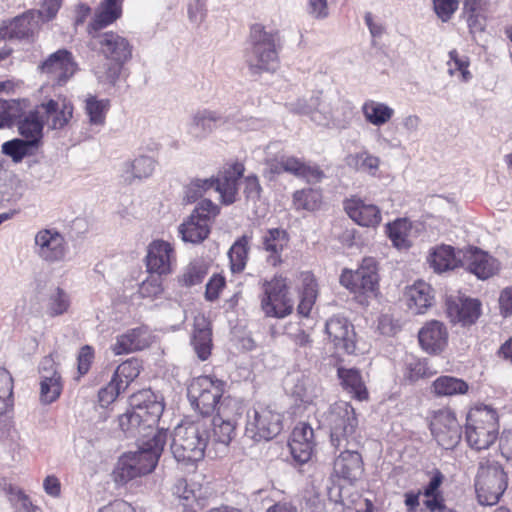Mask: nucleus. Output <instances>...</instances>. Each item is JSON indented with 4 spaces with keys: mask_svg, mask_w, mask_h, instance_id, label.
I'll use <instances>...</instances> for the list:
<instances>
[{
    "mask_svg": "<svg viewBox=\"0 0 512 512\" xmlns=\"http://www.w3.org/2000/svg\"><path fill=\"white\" fill-rule=\"evenodd\" d=\"M139 449L123 455L115 471L116 481L126 483L154 470L167 441V432L156 430L147 434Z\"/></svg>",
    "mask_w": 512,
    "mask_h": 512,
    "instance_id": "obj_1",
    "label": "nucleus"
},
{
    "mask_svg": "<svg viewBox=\"0 0 512 512\" xmlns=\"http://www.w3.org/2000/svg\"><path fill=\"white\" fill-rule=\"evenodd\" d=\"M210 437L205 420L181 423L173 431L171 452L178 462H198L204 457Z\"/></svg>",
    "mask_w": 512,
    "mask_h": 512,
    "instance_id": "obj_2",
    "label": "nucleus"
},
{
    "mask_svg": "<svg viewBox=\"0 0 512 512\" xmlns=\"http://www.w3.org/2000/svg\"><path fill=\"white\" fill-rule=\"evenodd\" d=\"M323 424L330 431V442L335 449L358 447V419L350 403L338 401L323 414Z\"/></svg>",
    "mask_w": 512,
    "mask_h": 512,
    "instance_id": "obj_3",
    "label": "nucleus"
},
{
    "mask_svg": "<svg viewBox=\"0 0 512 512\" xmlns=\"http://www.w3.org/2000/svg\"><path fill=\"white\" fill-rule=\"evenodd\" d=\"M251 48L246 53V62L253 74L275 72L279 67L277 34L266 31L259 24L250 32Z\"/></svg>",
    "mask_w": 512,
    "mask_h": 512,
    "instance_id": "obj_4",
    "label": "nucleus"
},
{
    "mask_svg": "<svg viewBox=\"0 0 512 512\" xmlns=\"http://www.w3.org/2000/svg\"><path fill=\"white\" fill-rule=\"evenodd\" d=\"M132 410L119 417V426L122 431L134 434L141 429H152L164 411L162 402L156 400L150 390L141 391L131 399Z\"/></svg>",
    "mask_w": 512,
    "mask_h": 512,
    "instance_id": "obj_5",
    "label": "nucleus"
},
{
    "mask_svg": "<svg viewBox=\"0 0 512 512\" xmlns=\"http://www.w3.org/2000/svg\"><path fill=\"white\" fill-rule=\"evenodd\" d=\"M498 429L496 411L487 406L476 407L467 415L465 438L475 450L488 449L497 439Z\"/></svg>",
    "mask_w": 512,
    "mask_h": 512,
    "instance_id": "obj_6",
    "label": "nucleus"
},
{
    "mask_svg": "<svg viewBox=\"0 0 512 512\" xmlns=\"http://www.w3.org/2000/svg\"><path fill=\"white\" fill-rule=\"evenodd\" d=\"M508 485L503 467L494 460L482 458L475 477V490L481 505H494Z\"/></svg>",
    "mask_w": 512,
    "mask_h": 512,
    "instance_id": "obj_7",
    "label": "nucleus"
},
{
    "mask_svg": "<svg viewBox=\"0 0 512 512\" xmlns=\"http://www.w3.org/2000/svg\"><path fill=\"white\" fill-rule=\"evenodd\" d=\"M226 382L212 376H200L188 387V398L191 405L203 416L217 412L224 396Z\"/></svg>",
    "mask_w": 512,
    "mask_h": 512,
    "instance_id": "obj_8",
    "label": "nucleus"
},
{
    "mask_svg": "<svg viewBox=\"0 0 512 512\" xmlns=\"http://www.w3.org/2000/svg\"><path fill=\"white\" fill-rule=\"evenodd\" d=\"M283 429V414L272 406L258 405L247 412L245 434L254 441H269Z\"/></svg>",
    "mask_w": 512,
    "mask_h": 512,
    "instance_id": "obj_9",
    "label": "nucleus"
},
{
    "mask_svg": "<svg viewBox=\"0 0 512 512\" xmlns=\"http://www.w3.org/2000/svg\"><path fill=\"white\" fill-rule=\"evenodd\" d=\"M219 214V207L211 200L198 203L188 219L179 226L182 240L197 244L205 240L210 233L211 221Z\"/></svg>",
    "mask_w": 512,
    "mask_h": 512,
    "instance_id": "obj_10",
    "label": "nucleus"
},
{
    "mask_svg": "<svg viewBox=\"0 0 512 512\" xmlns=\"http://www.w3.org/2000/svg\"><path fill=\"white\" fill-rule=\"evenodd\" d=\"M261 309L267 317L283 318L293 310V301L288 295L286 279L275 276L262 282Z\"/></svg>",
    "mask_w": 512,
    "mask_h": 512,
    "instance_id": "obj_11",
    "label": "nucleus"
},
{
    "mask_svg": "<svg viewBox=\"0 0 512 512\" xmlns=\"http://www.w3.org/2000/svg\"><path fill=\"white\" fill-rule=\"evenodd\" d=\"M241 404L232 397L222 400L216 415L213 417L209 428L213 427L212 440L227 446L235 435L237 417L240 414Z\"/></svg>",
    "mask_w": 512,
    "mask_h": 512,
    "instance_id": "obj_12",
    "label": "nucleus"
},
{
    "mask_svg": "<svg viewBox=\"0 0 512 512\" xmlns=\"http://www.w3.org/2000/svg\"><path fill=\"white\" fill-rule=\"evenodd\" d=\"M38 69L54 86H64L77 72L78 64L70 51L59 49L50 54Z\"/></svg>",
    "mask_w": 512,
    "mask_h": 512,
    "instance_id": "obj_13",
    "label": "nucleus"
},
{
    "mask_svg": "<svg viewBox=\"0 0 512 512\" xmlns=\"http://www.w3.org/2000/svg\"><path fill=\"white\" fill-rule=\"evenodd\" d=\"M377 262L372 257L362 260L360 267L352 271H344L340 276V283L353 293L370 295L378 289Z\"/></svg>",
    "mask_w": 512,
    "mask_h": 512,
    "instance_id": "obj_14",
    "label": "nucleus"
},
{
    "mask_svg": "<svg viewBox=\"0 0 512 512\" xmlns=\"http://www.w3.org/2000/svg\"><path fill=\"white\" fill-rule=\"evenodd\" d=\"M91 37L96 41L100 53L109 61L126 64L132 59L133 46L124 36L108 31L92 33Z\"/></svg>",
    "mask_w": 512,
    "mask_h": 512,
    "instance_id": "obj_15",
    "label": "nucleus"
},
{
    "mask_svg": "<svg viewBox=\"0 0 512 512\" xmlns=\"http://www.w3.org/2000/svg\"><path fill=\"white\" fill-rule=\"evenodd\" d=\"M430 429L438 444L445 449H453L461 440V426L455 414L448 409L434 413Z\"/></svg>",
    "mask_w": 512,
    "mask_h": 512,
    "instance_id": "obj_16",
    "label": "nucleus"
},
{
    "mask_svg": "<svg viewBox=\"0 0 512 512\" xmlns=\"http://www.w3.org/2000/svg\"><path fill=\"white\" fill-rule=\"evenodd\" d=\"M68 251L64 237L56 230L43 229L34 237V252L44 262L57 263L65 259Z\"/></svg>",
    "mask_w": 512,
    "mask_h": 512,
    "instance_id": "obj_17",
    "label": "nucleus"
},
{
    "mask_svg": "<svg viewBox=\"0 0 512 512\" xmlns=\"http://www.w3.org/2000/svg\"><path fill=\"white\" fill-rule=\"evenodd\" d=\"M40 13L27 11L22 15L3 22L0 26V39H31L39 28Z\"/></svg>",
    "mask_w": 512,
    "mask_h": 512,
    "instance_id": "obj_18",
    "label": "nucleus"
},
{
    "mask_svg": "<svg viewBox=\"0 0 512 512\" xmlns=\"http://www.w3.org/2000/svg\"><path fill=\"white\" fill-rule=\"evenodd\" d=\"M244 173L241 163H234L219 172L217 178H213V189L220 194L223 204H233L238 195L239 180Z\"/></svg>",
    "mask_w": 512,
    "mask_h": 512,
    "instance_id": "obj_19",
    "label": "nucleus"
},
{
    "mask_svg": "<svg viewBox=\"0 0 512 512\" xmlns=\"http://www.w3.org/2000/svg\"><path fill=\"white\" fill-rule=\"evenodd\" d=\"M43 124L51 129L63 128L72 118L73 106L65 98L50 99L42 103L38 108Z\"/></svg>",
    "mask_w": 512,
    "mask_h": 512,
    "instance_id": "obj_20",
    "label": "nucleus"
},
{
    "mask_svg": "<svg viewBox=\"0 0 512 512\" xmlns=\"http://www.w3.org/2000/svg\"><path fill=\"white\" fill-rule=\"evenodd\" d=\"M446 312L451 322L471 325L481 314V303L477 299L449 297L446 300Z\"/></svg>",
    "mask_w": 512,
    "mask_h": 512,
    "instance_id": "obj_21",
    "label": "nucleus"
},
{
    "mask_svg": "<svg viewBox=\"0 0 512 512\" xmlns=\"http://www.w3.org/2000/svg\"><path fill=\"white\" fill-rule=\"evenodd\" d=\"M357 447H342L343 451L335 459L333 471L336 476L353 483L363 474V461Z\"/></svg>",
    "mask_w": 512,
    "mask_h": 512,
    "instance_id": "obj_22",
    "label": "nucleus"
},
{
    "mask_svg": "<svg viewBox=\"0 0 512 512\" xmlns=\"http://www.w3.org/2000/svg\"><path fill=\"white\" fill-rule=\"evenodd\" d=\"M325 330L334 345L348 354L356 351L355 333L347 319L339 316L331 317L325 325Z\"/></svg>",
    "mask_w": 512,
    "mask_h": 512,
    "instance_id": "obj_23",
    "label": "nucleus"
},
{
    "mask_svg": "<svg viewBox=\"0 0 512 512\" xmlns=\"http://www.w3.org/2000/svg\"><path fill=\"white\" fill-rule=\"evenodd\" d=\"M466 270L480 280H486L498 273L500 263L496 258L478 248L470 249L465 254Z\"/></svg>",
    "mask_w": 512,
    "mask_h": 512,
    "instance_id": "obj_24",
    "label": "nucleus"
},
{
    "mask_svg": "<svg viewBox=\"0 0 512 512\" xmlns=\"http://www.w3.org/2000/svg\"><path fill=\"white\" fill-rule=\"evenodd\" d=\"M147 268L158 275L171 272L172 262L175 258L174 249L170 243L155 240L148 246Z\"/></svg>",
    "mask_w": 512,
    "mask_h": 512,
    "instance_id": "obj_25",
    "label": "nucleus"
},
{
    "mask_svg": "<svg viewBox=\"0 0 512 512\" xmlns=\"http://www.w3.org/2000/svg\"><path fill=\"white\" fill-rule=\"evenodd\" d=\"M150 343L147 327L141 326L118 335L111 350L115 355L132 353L146 348Z\"/></svg>",
    "mask_w": 512,
    "mask_h": 512,
    "instance_id": "obj_26",
    "label": "nucleus"
},
{
    "mask_svg": "<svg viewBox=\"0 0 512 512\" xmlns=\"http://www.w3.org/2000/svg\"><path fill=\"white\" fill-rule=\"evenodd\" d=\"M418 338L423 350L431 354H437L445 348L448 332L443 323L433 320L426 323L419 331Z\"/></svg>",
    "mask_w": 512,
    "mask_h": 512,
    "instance_id": "obj_27",
    "label": "nucleus"
},
{
    "mask_svg": "<svg viewBox=\"0 0 512 512\" xmlns=\"http://www.w3.org/2000/svg\"><path fill=\"white\" fill-rule=\"evenodd\" d=\"M155 160L146 155H141L133 160L121 163L119 176L125 184H132L135 180H142L150 177L155 170Z\"/></svg>",
    "mask_w": 512,
    "mask_h": 512,
    "instance_id": "obj_28",
    "label": "nucleus"
},
{
    "mask_svg": "<svg viewBox=\"0 0 512 512\" xmlns=\"http://www.w3.org/2000/svg\"><path fill=\"white\" fill-rule=\"evenodd\" d=\"M193 326L191 344L198 358L205 361L211 355L213 346L210 322L204 315H197Z\"/></svg>",
    "mask_w": 512,
    "mask_h": 512,
    "instance_id": "obj_29",
    "label": "nucleus"
},
{
    "mask_svg": "<svg viewBox=\"0 0 512 512\" xmlns=\"http://www.w3.org/2000/svg\"><path fill=\"white\" fill-rule=\"evenodd\" d=\"M122 15V0H102L88 24V33H96L113 24Z\"/></svg>",
    "mask_w": 512,
    "mask_h": 512,
    "instance_id": "obj_30",
    "label": "nucleus"
},
{
    "mask_svg": "<svg viewBox=\"0 0 512 512\" xmlns=\"http://www.w3.org/2000/svg\"><path fill=\"white\" fill-rule=\"evenodd\" d=\"M345 211L360 226L375 227L381 221L379 208L373 204H366L361 199L346 201Z\"/></svg>",
    "mask_w": 512,
    "mask_h": 512,
    "instance_id": "obj_31",
    "label": "nucleus"
},
{
    "mask_svg": "<svg viewBox=\"0 0 512 512\" xmlns=\"http://www.w3.org/2000/svg\"><path fill=\"white\" fill-rule=\"evenodd\" d=\"M288 242V233L283 229L272 228L264 232L261 247L268 254L266 260L270 265L276 266L282 262L281 255Z\"/></svg>",
    "mask_w": 512,
    "mask_h": 512,
    "instance_id": "obj_32",
    "label": "nucleus"
},
{
    "mask_svg": "<svg viewBox=\"0 0 512 512\" xmlns=\"http://www.w3.org/2000/svg\"><path fill=\"white\" fill-rule=\"evenodd\" d=\"M224 123H226V118L219 111L199 110L192 117L190 132L196 137L204 138Z\"/></svg>",
    "mask_w": 512,
    "mask_h": 512,
    "instance_id": "obj_33",
    "label": "nucleus"
},
{
    "mask_svg": "<svg viewBox=\"0 0 512 512\" xmlns=\"http://www.w3.org/2000/svg\"><path fill=\"white\" fill-rule=\"evenodd\" d=\"M405 297L412 314H424L434 300L431 286L424 281H418L408 287Z\"/></svg>",
    "mask_w": 512,
    "mask_h": 512,
    "instance_id": "obj_34",
    "label": "nucleus"
},
{
    "mask_svg": "<svg viewBox=\"0 0 512 512\" xmlns=\"http://www.w3.org/2000/svg\"><path fill=\"white\" fill-rule=\"evenodd\" d=\"M284 171L298 178H303L309 183L319 182L324 173L316 165H311L294 156H282Z\"/></svg>",
    "mask_w": 512,
    "mask_h": 512,
    "instance_id": "obj_35",
    "label": "nucleus"
},
{
    "mask_svg": "<svg viewBox=\"0 0 512 512\" xmlns=\"http://www.w3.org/2000/svg\"><path fill=\"white\" fill-rule=\"evenodd\" d=\"M361 111L366 122L375 127L385 125L395 114L394 109L388 104L375 100H366L361 107Z\"/></svg>",
    "mask_w": 512,
    "mask_h": 512,
    "instance_id": "obj_36",
    "label": "nucleus"
},
{
    "mask_svg": "<svg viewBox=\"0 0 512 512\" xmlns=\"http://www.w3.org/2000/svg\"><path fill=\"white\" fill-rule=\"evenodd\" d=\"M337 374L344 390L358 400L367 399L368 392L359 370L355 368L339 367Z\"/></svg>",
    "mask_w": 512,
    "mask_h": 512,
    "instance_id": "obj_37",
    "label": "nucleus"
},
{
    "mask_svg": "<svg viewBox=\"0 0 512 512\" xmlns=\"http://www.w3.org/2000/svg\"><path fill=\"white\" fill-rule=\"evenodd\" d=\"M432 392L438 397H452L468 392L469 385L466 381L453 376H440L432 383Z\"/></svg>",
    "mask_w": 512,
    "mask_h": 512,
    "instance_id": "obj_38",
    "label": "nucleus"
},
{
    "mask_svg": "<svg viewBox=\"0 0 512 512\" xmlns=\"http://www.w3.org/2000/svg\"><path fill=\"white\" fill-rule=\"evenodd\" d=\"M428 262L435 272L442 273L457 266L454 249L451 246L442 245L435 248L428 257Z\"/></svg>",
    "mask_w": 512,
    "mask_h": 512,
    "instance_id": "obj_39",
    "label": "nucleus"
},
{
    "mask_svg": "<svg viewBox=\"0 0 512 512\" xmlns=\"http://www.w3.org/2000/svg\"><path fill=\"white\" fill-rule=\"evenodd\" d=\"M43 120L39 116V112H31L18 123V130L24 140H35V147L38 146L42 138Z\"/></svg>",
    "mask_w": 512,
    "mask_h": 512,
    "instance_id": "obj_40",
    "label": "nucleus"
},
{
    "mask_svg": "<svg viewBox=\"0 0 512 512\" xmlns=\"http://www.w3.org/2000/svg\"><path fill=\"white\" fill-rule=\"evenodd\" d=\"M411 223L407 219H397L387 225L390 240L397 248H408L411 245Z\"/></svg>",
    "mask_w": 512,
    "mask_h": 512,
    "instance_id": "obj_41",
    "label": "nucleus"
},
{
    "mask_svg": "<svg viewBox=\"0 0 512 512\" xmlns=\"http://www.w3.org/2000/svg\"><path fill=\"white\" fill-rule=\"evenodd\" d=\"M322 203V193L319 189L306 188L293 194V205L296 210H317Z\"/></svg>",
    "mask_w": 512,
    "mask_h": 512,
    "instance_id": "obj_42",
    "label": "nucleus"
},
{
    "mask_svg": "<svg viewBox=\"0 0 512 512\" xmlns=\"http://www.w3.org/2000/svg\"><path fill=\"white\" fill-rule=\"evenodd\" d=\"M346 161L350 167L373 176L376 175L381 162L379 157L370 154L368 151L351 154Z\"/></svg>",
    "mask_w": 512,
    "mask_h": 512,
    "instance_id": "obj_43",
    "label": "nucleus"
},
{
    "mask_svg": "<svg viewBox=\"0 0 512 512\" xmlns=\"http://www.w3.org/2000/svg\"><path fill=\"white\" fill-rule=\"evenodd\" d=\"M434 374L428 367L425 359H419L414 356H409L405 360L404 379L410 383H414L422 378L430 377Z\"/></svg>",
    "mask_w": 512,
    "mask_h": 512,
    "instance_id": "obj_44",
    "label": "nucleus"
},
{
    "mask_svg": "<svg viewBox=\"0 0 512 512\" xmlns=\"http://www.w3.org/2000/svg\"><path fill=\"white\" fill-rule=\"evenodd\" d=\"M108 109L109 100L107 99L99 100L95 96L90 95L85 100V111L92 125H104Z\"/></svg>",
    "mask_w": 512,
    "mask_h": 512,
    "instance_id": "obj_45",
    "label": "nucleus"
},
{
    "mask_svg": "<svg viewBox=\"0 0 512 512\" xmlns=\"http://www.w3.org/2000/svg\"><path fill=\"white\" fill-rule=\"evenodd\" d=\"M320 392L321 388L318 387L312 379L306 376L299 377L292 388V394L301 402L307 404L313 403Z\"/></svg>",
    "mask_w": 512,
    "mask_h": 512,
    "instance_id": "obj_46",
    "label": "nucleus"
},
{
    "mask_svg": "<svg viewBox=\"0 0 512 512\" xmlns=\"http://www.w3.org/2000/svg\"><path fill=\"white\" fill-rule=\"evenodd\" d=\"M36 148L35 140L13 139L2 145V152L10 156L14 162H20Z\"/></svg>",
    "mask_w": 512,
    "mask_h": 512,
    "instance_id": "obj_47",
    "label": "nucleus"
},
{
    "mask_svg": "<svg viewBox=\"0 0 512 512\" xmlns=\"http://www.w3.org/2000/svg\"><path fill=\"white\" fill-rule=\"evenodd\" d=\"M333 95H323L317 92V104H315L312 113V121L318 125L327 126L331 123V111L333 103Z\"/></svg>",
    "mask_w": 512,
    "mask_h": 512,
    "instance_id": "obj_48",
    "label": "nucleus"
},
{
    "mask_svg": "<svg viewBox=\"0 0 512 512\" xmlns=\"http://www.w3.org/2000/svg\"><path fill=\"white\" fill-rule=\"evenodd\" d=\"M248 243V237L242 236L230 248L228 255L233 272H241L245 268L248 257Z\"/></svg>",
    "mask_w": 512,
    "mask_h": 512,
    "instance_id": "obj_49",
    "label": "nucleus"
},
{
    "mask_svg": "<svg viewBox=\"0 0 512 512\" xmlns=\"http://www.w3.org/2000/svg\"><path fill=\"white\" fill-rule=\"evenodd\" d=\"M332 100L334 104L331 111V123L337 127H345L353 115V105L337 95H333Z\"/></svg>",
    "mask_w": 512,
    "mask_h": 512,
    "instance_id": "obj_50",
    "label": "nucleus"
},
{
    "mask_svg": "<svg viewBox=\"0 0 512 512\" xmlns=\"http://www.w3.org/2000/svg\"><path fill=\"white\" fill-rule=\"evenodd\" d=\"M140 370V361L136 358H131L117 367L113 378L116 379L117 382H121L126 390L129 384L138 377Z\"/></svg>",
    "mask_w": 512,
    "mask_h": 512,
    "instance_id": "obj_51",
    "label": "nucleus"
},
{
    "mask_svg": "<svg viewBox=\"0 0 512 512\" xmlns=\"http://www.w3.org/2000/svg\"><path fill=\"white\" fill-rule=\"evenodd\" d=\"M207 274V269L200 261L191 262L179 277V282L186 287L201 283Z\"/></svg>",
    "mask_w": 512,
    "mask_h": 512,
    "instance_id": "obj_52",
    "label": "nucleus"
},
{
    "mask_svg": "<svg viewBox=\"0 0 512 512\" xmlns=\"http://www.w3.org/2000/svg\"><path fill=\"white\" fill-rule=\"evenodd\" d=\"M22 108L17 100H5L0 98V128L11 126L13 121L21 117Z\"/></svg>",
    "mask_w": 512,
    "mask_h": 512,
    "instance_id": "obj_53",
    "label": "nucleus"
},
{
    "mask_svg": "<svg viewBox=\"0 0 512 512\" xmlns=\"http://www.w3.org/2000/svg\"><path fill=\"white\" fill-rule=\"evenodd\" d=\"M125 64L114 63L110 61L109 63H104L95 68V76L99 83L114 85L119 78L121 73V69Z\"/></svg>",
    "mask_w": 512,
    "mask_h": 512,
    "instance_id": "obj_54",
    "label": "nucleus"
},
{
    "mask_svg": "<svg viewBox=\"0 0 512 512\" xmlns=\"http://www.w3.org/2000/svg\"><path fill=\"white\" fill-rule=\"evenodd\" d=\"M12 388V378L9 372L0 368V416L4 415L12 405Z\"/></svg>",
    "mask_w": 512,
    "mask_h": 512,
    "instance_id": "obj_55",
    "label": "nucleus"
},
{
    "mask_svg": "<svg viewBox=\"0 0 512 512\" xmlns=\"http://www.w3.org/2000/svg\"><path fill=\"white\" fill-rule=\"evenodd\" d=\"M69 297L67 293L57 287L49 296L48 314L58 316L65 313L69 308Z\"/></svg>",
    "mask_w": 512,
    "mask_h": 512,
    "instance_id": "obj_56",
    "label": "nucleus"
},
{
    "mask_svg": "<svg viewBox=\"0 0 512 512\" xmlns=\"http://www.w3.org/2000/svg\"><path fill=\"white\" fill-rule=\"evenodd\" d=\"M125 391V386L112 377L111 381L98 392V402L101 407H107L114 402L120 393Z\"/></svg>",
    "mask_w": 512,
    "mask_h": 512,
    "instance_id": "obj_57",
    "label": "nucleus"
},
{
    "mask_svg": "<svg viewBox=\"0 0 512 512\" xmlns=\"http://www.w3.org/2000/svg\"><path fill=\"white\" fill-rule=\"evenodd\" d=\"M317 104V92L309 97H301L287 103L288 110L297 115H307L312 120V113Z\"/></svg>",
    "mask_w": 512,
    "mask_h": 512,
    "instance_id": "obj_58",
    "label": "nucleus"
},
{
    "mask_svg": "<svg viewBox=\"0 0 512 512\" xmlns=\"http://www.w3.org/2000/svg\"><path fill=\"white\" fill-rule=\"evenodd\" d=\"M61 391V381L53 380L40 382V399L44 404H50L54 402L60 396Z\"/></svg>",
    "mask_w": 512,
    "mask_h": 512,
    "instance_id": "obj_59",
    "label": "nucleus"
},
{
    "mask_svg": "<svg viewBox=\"0 0 512 512\" xmlns=\"http://www.w3.org/2000/svg\"><path fill=\"white\" fill-rule=\"evenodd\" d=\"M213 178L195 179L186 188V198L189 202L196 201L209 189H213Z\"/></svg>",
    "mask_w": 512,
    "mask_h": 512,
    "instance_id": "obj_60",
    "label": "nucleus"
},
{
    "mask_svg": "<svg viewBox=\"0 0 512 512\" xmlns=\"http://www.w3.org/2000/svg\"><path fill=\"white\" fill-rule=\"evenodd\" d=\"M163 292L160 275L150 276L142 282L139 287V294L143 298H155Z\"/></svg>",
    "mask_w": 512,
    "mask_h": 512,
    "instance_id": "obj_61",
    "label": "nucleus"
},
{
    "mask_svg": "<svg viewBox=\"0 0 512 512\" xmlns=\"http://www.w3.org/2000/svg\"><path fill=\"white\" fill-rule=\"evenodd\" d=\"M421 495L425 497L423 504L428 511L444 512L446 510L442 494H436L425 486L423 491H421Z\"/></svg>",
    "mask_w": 512,
    "mask_h": 512,
    "instance_id": "obj_62",
    "label": "nucleus"
},
{
    "mask_svg": "<svg viewBox=\"0 0 512 512\" xmlns=\"http://www.w3.org/2000/svg\"><path fill=\"white\" fill-rule=\"evenodd\" d=\"M290 451L293 458L299 463H306L310 460L314 442L289 443Z\"/></svg>",
    "mask_w": 512,
    "mask_h": 512,
    "instance_id": "obj_63",
    "label": "nucleus"
},
{
    "mask_svg": "<svg viewBox=\"0 0 512 512\" xmlns=\"http://www.w3.org/2000/svg\"><path fill=\"white\" fill-rule=\"evenodd\" d=\"M206 14V5L202 0H190L187 15L192 24L199 26L205 20Z\"/></svg>",
    "mask_w": 512,
    "mask_h": 512,
    "instance_id": "obj_64",
    "label": "nucleus"
}]
</instances>
